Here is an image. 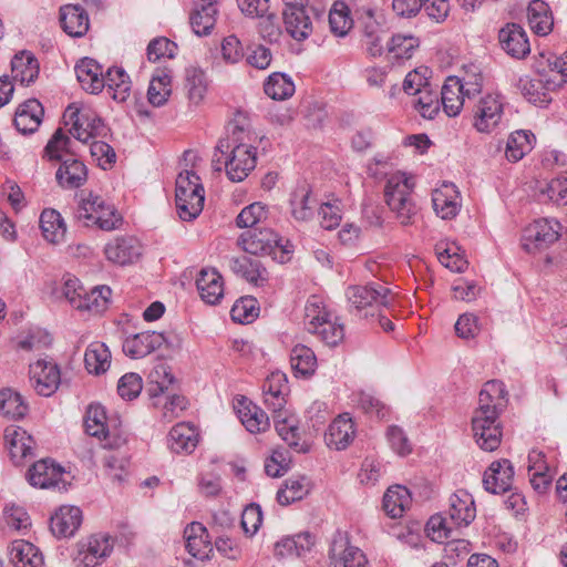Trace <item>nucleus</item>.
<instances>
[{
    "label": "nucleus",
    "instance_id": "1",
    "mask_svg": "<svg viewBox=\"0 0 567 567\" xmlns=\"http://www.w3.org/2000/svg\"><path fill=\"white\" fill-rule=\"evenodd\" d=\"M256 140L257 135L247 123L235 120L227 126L226 136L215 147L212 161L214 169H224L234 183L243 182L256 167Z\"/></svg>",
    "mask_w": 567,
    "mask_h": 567
},
{
    "label": "nucleus",
    "instance_id": "2",
    "mask_svg": "<svg viewBox=\"0 0 567 567\" xmlns=\"http://www.w3.org/2000/svg\"><path fill=\"white\" fill-rule=\"evenodd\" d=\"M507 391L502 381H487L478 394V406L472 416V430L477 445L495 451L502 441L499 416L507 405Z\"/></svg>",
    "mask_w": 567,
    "mask_h": 567
},
{
    "label": "nucleus",
    "instance_id": "3",
    "mask_svg": "<svg viewBox=\"0 0 567 567\" xmlns=\"http://www.w3.org/2000/svg\"><path fill=\"white\" fill-rule=\"evenodd\" d=\"M114 326V334L122 341L123 352L132 359L144 358L163 347L172 351L179 348V340L176 337L163 332L145 331L131 334L133 326L126 315L115 320Z\"/></svg>",
    "mask_w": 567,
    "mask_h": 567
},
{
    "label": "nucleus",
    "instance_id": "4",
    "mask_svg": "<svg viewBox=\"0 0 567 567\" xmlns=\"http://www.w3.org/2000/svg\"><path fill=\"white\" fill-rule=\"evenodd\" d=\"M413 188L414 183L405 173L396 172L386 178L385 203L402 226L412 225L417 214V206L412 196Z\"/></svg>",
    "mask_w": 567,
    "mask_h": 567
},
{
    "label": "nucleus",
    "instance_id": "5",
    "mask_svg": "<svg viewBox=\"0 0 567 567\" xmlns=\"http://www.w3.org/2000/svg\"><path fill=\"white\" fill-rule=\"evenodd\" d=\"M349 311L363 318H374L380 308H388L393 301L391 289L379 282L351 286L347 289Z\"/></svg>",
    "mask_w": 567,
    "mask_h": 567
},
{
    "label": "nucleus",
    "instance_id": "6",
    "mask_svg": "<svg viewBox=\"0 0 567 567\" xmlns=\"http://www.w3.org/2000/svg\"><path fill=\"white\" fill-rule=\"evenodd\" d=\"M103 288V286H97L86 292L76 277L66 275L63 277L61 293L72 308L102 315L106 310V297L102 293Z\"/></svg>",
    "mask_w": 567,
    "mask_h": 567
},
{
    "label": "nucleus",
    "instance_id": "7",
    "mask_svg": "<svg viewBox=\"0 0 567 567\" xmlns=\"http://www.w3.org/2000/svg\"><path fill=\"white\" fill-rule=\"evenodd\" d=\"M63 122L69 126L70 134L82 143L95 138L104 127L101 117L92 113H82L74 104H70L63 113Z\"/></svg>",
    "mask_w": 567,
    "mask_h": 567
},
{
    "label": "nucleus",
    "instance_id": "8",
    "mask_svg": "<svg viewBox=\"0 0 567 567\" xmlns=\"http://www.w3.org/2000/svg\"><path fill=\"white\" fill-rule=\"evenodd\" d=\"M64 468L51 458L35 462L27 472V480L37 488H56L65 491L68 481Z\"/></svg>",
    "mask_w": 567,
    "mask_h": 567
},
{
    "label": "nucleus",
    "instance_id": "9",
    "mask_svg": "<svg viewBox=\"0 0 567 567\" xmlns=\"http://www.w3.org/2000/svg\"><path fill=\"white\" fill-rule=\"evenodd\" d=\"M503 113L498 95L482 96L473 107V126L480 133H491L499 125Z\"/></svg>",
    "mask_w": 567,
    "mask_h": 567
},
{
    "label": "nucleus",
    "instance_id": "10",
    "mask_svg": "<svg viewBox=\"0 0 567 567\" xmlns=\"http://www.w3.org/2000/svg\"><path fill=\"white\" fill-rule=\"evenodd\" d=\"M447 515L449 518L445 517L439 520V528H449V520L451 525L456 527L468 526L476 516L472 495L464 489H460L451 495Z\"/></svg>",
    "mask_w": 567,
    "mask_h": 567
},
{
    "label": "nucleus",
    "instance_id": "11",
    "mask_svg": "<svg viewBox=\"0 0 567 567\" xmlns=\"http://www.w3.org/2000/svg\"><path fill=\"white\" fill-rule=\"evenodd\" d=\"M30 381L39 395L51 396L59 388L61 373L56 363L38 360L30 365Z\"/></svg>",
    "mask_w": 567,
    "mask_h": 567
},
{
    "label": "nucleus",
    "instance_id": "12",
    "mask_svg": "<svg viewBox=\"0 0 567 567\" xmlns=\"http://www.w3.org/2000/svg\"><path fill=\"white\" fill-rule=\"evenodd\" d=\"M106 200L100 194L89 192L79 202L75 217L85 227H95L101 230L106 225Z\"/></svg>",
    "mask_w": 567,
    "mask_h": 567
},
{
    "label": "nucleus",
    "instance_id": "13",
    "mask_svg": "<svg viewBox=\"0 0 567 567\" xmlns=\"http://www.w3.org/2000/svg\"><path fill=\"white\" fill-rule=\"evenodd\" d=\"M330 567H367L368 559L363 551L349 544L346 536H334L329 550Z\"/></svg>",
    "mask_w": 567,
    "mask_h": 567
},
{
    "label": "nucleus",
    "instance_id": "14",
    "mask_svg": "<svg viewBox=\"0 0 567 567\" xmlns=\"http://www.w3.org/2000/svg\"><path fill=\"white\" fill-rule=\"evenodd\" d=\"M278 235L269 228L248 229L238 238V245L246 252L255 256L272 254L278 247Z\"/></svg>",
    "mask_w": 567,
    "mask_h": 567
},
{
    "label": "nucleus",
    "instance_id": "15",
    "mask_svg": "<svg viewBox=\"0 0 567 567\" xmlns=\"http://www.w3.org/2000/svg\"><path fill=\"white\" fill-rule=\"evenodd\" d=\"M514 480V467L509 460L503 458L493 462L485 471L483 484L487 492L493 494L511 491Z\"/></svg>",
    "mask_w": 567,
    "mask_h": 567
},
{
    "label": "nucleus",
    "instance_id": "16",
    "mask_svg": "<svg viewBox=\"0 0 567 567\" xmlns=\"http://www.w3.org/2000/svg\"><path fill=\"white\" fill-rule=\"evenodd\" d=\"M502 49L515 59H523L530 52L525 30L517 23H507L498 32Z\"/></svg>",
    "mask_w": 567,
    "mask_h": 567
},
{
    "label": "nucleus",
    "instance_id": "17",
    "mask_svg": "<svg viewBox=\"0 0 567 567\" xmlns=\"http://www.w3.org/2000/svg\"><path fill=\"white\" fill-rule=\"evenodd\" d=\"M44 116V107L37 99H29L19 104L16 110L13 124L16 128L24 134H32L38 131Z\"/></svg>",
    "mask_w": 567,
    "mask_h": 567
},
{
    "label": "nucleus",
    "instance_id": "18",
    "mask_svg": "<svg viewBox=\"0 0 567 567\" xmlns=\"http://www.w3.org/2000/svg\"><path fill=\"white\" fill-rule=\"evenodd\" d=\"M59 20L63 31L72 38H82L90 28L89 14L80 4H65L59 10Z\"/></svg>",
    "mask_w": 567,
    "mask_h": 567
},
{
    "label": "nucleus",
    "instance_id": "19",
    "mask_svg": "<svg viewBox=\"0 0 567 567\" xmlns=\"http://www.w3.org/2000/svg\"><path fill=\"white\" fill-rule=\"evenodd\" d=\"M75 74L82 89L90 94H99L105 87L103 66L94 59L83 58L75 65Z\"/></svg>",
    "mask_w": 567,
    "mask_h": 567
},
{
    "label": "nucleus",
    "instance_id": "20",
    "mask_svg": "<svg viewBox=\"0 0 567 567\" xmlns=\"http://www.w3.org/2000/svg\"><path fill=\"white\" fill-rule=\"evenodd\" d=\"M199 442V432L189 422L174 425L167 435V446L176 454H190Z\"/></svg>",
    "mask_w": 567,
    "mask_h": 567
},
{
    "label": "nucleus",
    "instance_id": "21",
    "mask_svg": "<svg viewBox=\"0 0 567 567\" xmlns=\"http://www.w3.org/2000/svg\"><path fill=\"white\" fill-rule=\"evenodd\" d=\"M82 523V511L76 506H61L50 519V529L59 538L71 537Z\"/></svg>",
    "mask_w": 567,
    "mask_h": 567
},
{
    "label": "nucleus",
    "instance_id": "22",
    "mask_svg": "<svg viewBox=\"0 0 567 567\" xmlns=\"http://www.w3.org/2000/svg\"><path fill=\"white\" fill-rule=\"evenodd\" d=\"M354 436V423L348 413H343L332 421L324 437L329 447L340 451L347 449Z\"/></svg>",
    "mask_w": 567,
    "mask_h": 567
},
{
    "label": "nucleus",
    "instance_id": "23",
    "mask_svg": "<svg viewBox=\"0 0 567 567\" xmlns=\"http://www.w3.org/2000/svg\"><path fill=\"white\" fill-rule=\"evenodd\" d=\"M106 556V534H94L78 544L75 560L84 567L101 565Z\"/></svg>",
    "mask_w": 567,
    "mask_h": 567
},
{
    "label": "nucleus",
    "instance_id": "24",
    "mask_svg": "<svg viewBox=\"0 0 567 567\" xmlns=\"http://www.w3.org/2000/svg\"><path fill=\"white\" fill-rule=\"evenodd\" d=\"M264 402L272 412L282 411L286 405V393L288 391V382L286 374L282 372H272L264 382Z\"/></svg>",
    "mask_w": 567,
    "mask_h": 567
},
{
    "label": "nucleus",
    "instance_id": "25",
    "mask_svg": "<svg viewBox=\"0 0 567 567\" xmlns=\"http://www.w3.org/2000/svg\"><path fill=\"white\" fill-rule=\"evenodd\" d=\"M196 287L202 300L208 305H217L224 297V280L216 269H202L196 279Z\"/></svg>",
    "mask_w": 567,
    "mask_h": 567
},
{
    "label": "nucleus",
    "instance_id": "26",
    "mask_svg": "<svg viewBox=\"0 0 567 567\" xmlns=\"http://www.w3.org/2000/svg\"><path fill=\"white\" fill-rule=\"evenodd\" d=\"M287 33L297 41L307 39L312 32V22L305 6L285 8L282 12Z\"/></svg>",
    "mask_w": 567,
    "mask_h": 567
},
{
    "label": "nucleus",
    "instance_id": "27",
    "mask_svg": "<svg viewBox=\"0 0 567 567\" xmlns=\"http://www.w3.org/2000/svg\"><path fill=\"white\" fill-rule=\"evenodd\" d=\"M60 161L61 165L55 174L58 184L68 189L81 187L87 179V169L84 163L73 156Z\"/></svg>",
    "mask_w": 567,
    "mask_h": 567
},
{
    "label": "nucleus",
    "instance_id": "28",
    "mask_svg": "<svg viewBox=\"0 0 567 567\" xmlns=\"http://www.w3.org/2000/svg\"><path fill=\"white\" fill-rule=\"evenodd\" d=\"M560 228L556 219L535 220L526 228L524 238L526 241L534 243L537 248H546L559 238Z\"/></svg>",
    "mask_w": 567,
    "mask_h": 567
},
{
    "label": "nucleus",
    "instance_id": "29",
    "mask_svg": "<svg viewBox=\"0 0 567 567\" xmlns=\"http://www.w3.org/2000/svg\"><path fill=\"white\" fill-rule=\"evenodd\" d=\"M142 255V246L134 236H122L109 245V261L125 266L135 262Z\"/></svg>",
    "mask_w": 567,
    "mask_h": 567
},
{
    "label": "nucleus",
    "instance_id": "30",
    "mask_svg": "<svg viewBox=\"0 0 567 567\" xmlns=\"http://www.w3.org/2000/svg\"><path fill=\"white\" fill-rule=\"evenodd\" d=\"M432 203L435 213L442 219L455 217L460 209L458 192L454 184L443 183L432 194Z\"/></svg>",
    "mask_w": 567,
    "mask_h": 567
},
{
    "label": "nucleus",
    "instance_id": "31",
    "mask_svg": "<svg viewBox=\"0 0 567 567\" xmlns=\"http://www.w3.org/2000/svg\"><path fill=\"white\" fill-rule=\"evenodd\" d=\"M187 551L195 558L204 560L213 551L206 527L197 522L189 524L184 530Z\"/></svg>",
    "mask_w": 567,
    "mask_h": 567
},
{
    "label": "nucleus",
    "instance_id": "32",
    "mask_svg": "<svg viewBox=\"0 0 567 567\" xmlns=\"http://www.w3.org/2000/svg\"><path fill=\"white\" fill-rule=\"evenodd\" d=\"M4 437L8 442L9 453L13 462L18 463L23 458L33 455L35 441L22 427H7L4 431Z\"/></svg>",
    "mask_w": 567,
    "mask_h": 567
},
{
    "label": "nucleus",
    "instance_id": "33",
    "mask_svg": "<svg viewBox=\"0 0 567 567\" xmlns=\"http://www.w3.org/2000/svg\"><path fill=\"white\" fill-rule=\"evenodd\" d=\"M9 560L13 567H42L44 563L39 548L23 539L11 543Z\"/></svg>",
    "mask_w": 567,
    "mask_h": 567
},
{
    "label": "nucleus",
    "instance_id": "34",
    "mask_svg": "<svg viewBox=\"0 0 567 567\" xmlns=\"http://www.w3.org/2000/svg\"><path fill=\"white\" fill-rule=\"evenodd\" d=\"M291 215L296 220L308 221L315 215L318 205L312 192L306 183L298 185L290 195Z\"/></svg>",
    "mask_w": 567,
    "mask_h": 567
},
{
    "label": "nucleus",
    "instance_id": "35",
    "mask_svg": "<svg viewBox=\"0 0 567 567\" xmlns=\"http://www.w3.org/2000/svg\"><path fill=\"white\" fill-rule=\"evenodd\" d=\"M229 267L234 274L256 286H261L268 280L267 269L257 259L235 257L230 259Z\"/></svg>",
    "mask_w": 567,
    "mask_h": 567
},
{
    "label": "nucleus",
    "instance_id": "36",
    "mask_svg": "<svg viewBox=\"0 0 567 567\" xmlns=\"http://www.w3.org/2000/svg\"><path fill=\"white\" fill-rule=\"evenodd\" d=\"M465 97L466 94L463 91L461 80L456 76L447 78L442 87L440 100L444 112L449 116H456L464 105Z\"/></svg>",
    "mask_w": 567,
    "mask_h": 567
},
{
    "label": "nucleus",
    "instance_id": "37",
    "mask_svg": "<svg viewBox=\"0 0 567 567\" xmlns=\"http://www.w3.org/2000/svg\"><path fill=\"white\" fill-rule=\"evenodd\" d=\"M11 71L16 82L29 85L38 79L40 66L37 58L32 53L22 51L12 59Z\"/></svg>",
    "mask_w": 567,
    "mask_h": 567
},
{
    "label": "nucleus",
    "instance_id": "38",
    "mask_svg": "<svg viewBox=\"0 0 567 567\" xmlns=\"http://www.w3.org/2000/svg\"><path fill=\"white\" fill-rule=\"evenodd\" d=\"M275 429L278 435L295 451L306 453L308 445L300 442V430L293 416H282V411L274 413Z\"/></svg>",
    "mask_w": 567,
    "mask_h": 567
},
{
    "label": "nucleus",
    "instance_id": "39",
    "mask_svg": "<svg viewBox=\"0 0 567 567\" xmlns=\"http://www.w3.org/2000/svg\"><path fill=\"white\" fill-rule=\"evenodd\" d=\"M84 433L103 442L106 440V410L101 403L87 405L83 416Z\"/></svg>",
    "mask_w": 567,
    "mask_h": 567
},
{
    "label": "nucleus",
    "instance_id": "40",
    "mask_svg": "<svg viewBox=\"0 0 567 567\" xmlns=\"http://www.w3.org/2000/svg\"><path fill=\"white\" fill-rule=\"evenodd\" d=\"M530 29L538 35H547L554 25L549 6L543 0H533L527 9Z\"/></svg>",
    "mask_w": 567,
    "mask_h": 567
},
{
    "label": "nucleus",
    "instance_id": "41",
    "mask_svg": "<svg viewBox=\"0 0 567 567\" xmlns=\"http://www.w3.org/2000/svg\"><path fill=\"white\" fill-rule=\"evenodd\" d=\"M313 544V537L309 533H300L293 536H287L276 543L275 554L279 557H301L311 549Z\"/></svg>",
    "mask_w": 567,
    "mask_h": 567
},
{
    "label": "nucleus",
    "instance_id": "42",
    "mask_svg": "<svg viewBox=\"0 0 567 567\" xmlns=\"http://www.w3.org/2000/svg\"><path fill=\"white\" fill-rule=\"evenodd\" d=\"M204 193V189H195L183 195L181 192H175L176 208L181 219L193 220L202 213L205 200Z\"/></svg>",
    "mask_w": 567,
    "mask_h": 567
},
{
    "label": "nucleus",
    "instance_id": "43",
    "mask_svg": "<svg viewBox=\"0 0 567 567\" xmlns=\"http://www.w3.org/2000/svg\"><path fill=\"white\" fill-rule=\"evenodd\" d=\"M411 503L410 491L401 485L388 488L383 496V509L392 518L401 517Z\"/></svg>",
    "mask_w": 567,
    "mask_h": 567
},
{
    "label": "nucleus",
    "instance_id": "44",
    "mask_svg": "<svg viewBox=\"0 0 567 567\" xmlns=\"http://www.w3.org/2000/svg\"><path fill=\"white\" fill-rule=\"evenodd\" d=\"M40 228L42 235L51 244H59L66 233L65 223L61 214L55 209H44L40 215Z\"/></svg>",
    "mask_w": 567,
    "mask_h": 567
},
{
    "label": "nucleus",
    "instance_id": "45",
    "mask_svg": "<svg viewBox=\"0 0 567 567\" xmlns=\"http://www.w3.org/2000/svg\"><path fill=\"white\" fill-rule=\"evenodd\" d=\"M172 93V75L166 69L157 70L153 75L148 90L147 99L153 106L164 105Z\"/></svg>",
    "mask_w": 567,
    "mask_h": 567
},
{
    "label": "nucleus",
    "instance_id": "46",
    "mask_svg": "<svg viewBox=\"0 0 567 567\" xmlns=\"http://www.w3.org/2000/svg\"><path fill=\"white\" fill-rule=\"evenodd\" d=\"M385 37L386 32L372 16H369L363 23L362 30V42L369 55L375 58L383 54V40Z\"/></svg>",
    "mask_w": 567,
    "mask_h": 567
},
{
    "label": "nucleus",
    "instance_id": "47",
    "mask_svg": "<svg viewBox=\"0 0 567 567\" xmlns=\"http://www.w3.org/2000/svg\"><path fill=\"white\" fill-rule=\"evenodd\" d=\"M217 9L213 2L197 4L190 14V25L197 35H207L216 23Z\"/></svg>",
    "mask_w": 567,
    "mask_h": 567
},
{
    "label": "nucleus",
    "instance_id": "48",
    "mask_svg": "<svg viewBox=\"0 0 567 567\" xmlns=\"http://www.w3.org/2000/svg\"><path fill=\"white\" fill-rule=\"evenodd\" d=\"M0 412L9 420H21L29 412L22 395L12 389L0 390Z\"/></svg>",
    "mask_w": 567,
    "mask_h": 567
},
{
    "label": "nucleus",
    "instance_id": "49",
    "mask_svg": "<svg viewBox=\"0 0 567 567\" xmlns=\"http://www.w3.org/2000/svg\"><path fill=\"white\" fill-rule=\"evenodd\" d=\"M240 421L243 425L249 431L250 433H260L265 432L270 423L269 417L257 405L249 403H241V408L238 410Z\"/></svg>",
    "mask_w": 567,
    "mask_h": 567
},
{
    "label": "nucleus",
    "instance_id": "50",
    "mask_svg": "<svg viewBox=\"0 0 567 567\" xmlns=\"http://www.w3.org/2000/svg\"><path fill=\"white\" fill-rule=\"evenodd\" d=\"M290 363L296 375L310 377L316 371L317 358L310 348L297 344L290 352Z\"/></svg>",
    "mask_w": 567,
    "mask_h": 567
},
{
    "label": "nucleus",
    "instance_id": "51",
    "mask_svg": "<svg viewBox=\"0 0 567 567\" xmlns=\"http://www.w3.org/2000/svg\"><path fill=\"white\" fill-rule=\"evenodd\" d=\"M131 94V80L123 68H109V96L124 103Z\"/></svg>",
    "mask_w": 567,
    "mask_h": 567
},
{
    "label": "nucleus",
    "instance_id": "52",
    "mask_svg": "<svg viewBox=\"0 0 567 567\" xmlns=\"http://www.w3.org/2000/svg\"><path fill=\"white\" fill-rule=\"evenodd\" d=\"M309 333L316 334L328 347H337L344 339V328L339 319L328 317L319 326H310Z\"/></svg>",
    "mask_w": 567,
    "mask_h": 567
},
{
    "label": "nucleus",
    "instance_id": "53",
    "mask_svg": "<svg viewBox=\"0 0 567 567\" xmlns=\"http://www.w3.org/2000/svg\"><path fill=\"white\" fill-rule=\"evenodd\" d=\"M534 138V134L526 131L520 130L512 133L506 143V158L513 163L522 159L532 150Z\"/></svg>",
    "mask_w": 567,
    "mask_h": 567
},
{
    "label": "nucleus",
    "instance_id": "54",
    "mask_svg": "<svg viewBox=\"0 0 567 567\" xmlns=\"http://www.w3.org/2000/svg\"><path fill=\"white\" fill-rule=\"evenodd\" d=\"M265 93L272 100H286L295 93V84L284 73H272L264 84Z\"/></svg>",
    "mask_w": 567,
    "mask_h": 567
},
{
    "label": "nucleus",
    "instance_id": "55",
    "mask_svg": "<svg viewBox=\"0 0 567 567\" xmlns=\"http://www.w3.org/2000/svg\"><path fill=\"white\" fill-rule=\"evenodd\" d=\"M188 99L194 104H199L207 92V80L203 70L190 66L186 69V84Z\"/></svg>",
    "mask_w": 567,
    "mask_h": 567
},
{
    "label": "nucleus",
    "instance_id": "56",
    "mask_svg": "<svg viewBox=\"0 0 567 567\" xmlns=\"http://www.w3.org/2000/svg\"><path fill=\"white\" fill-rule=\"evenodd\" d=\"M106 343L94 341L90 343L84 354V365L90 374L100 375L106 371Z\"/></svg>",
    "mask_w": 567,
    "mask_h": 567
},
{
    "label": "nucleus",
    "instance_id": "57",
    "mask_svg": "<svg viewBox=\"0 0 567 567\" xmlns=\"http://www.w3.org/2000/svg\"><path fill=\"white\" fill-rule=\"evenodd\" d=\"M415 111L426 120H432L439 114L441 103L437 94L431 90V86L425 87L420 94L414 96L411 101Z\"/></svg>",
    "mask_w": 567,
    "mask_h": 567
},
{
    "label": "nucleus",
    "instance_id": "58",
    "mask_svg": "<svg viewBox=\"0 0 567 567\" xmlns=\"http://www.w3.org/2000/svg\"><path fill=\"white\" fill-rule=\"evenodd\" d=\"M517 87L524 97L535 105L545 106L550 102V97L545 91L543 81L539 79L532 80L528 78H520L517 83Z\"/></svg>",
    "mask_w": 567,
    "mask_h": 567
},
{
    "label": "nucleus",
    "instance_id": "59",
    "mask_svg": "<svg viewBox=\"0 0 567 567\" xmlns=\"http://www.w3.org/2000/svg\"><path fill=\"white\" fill-rule=\"evenodd\" d=\"M70 137L62 128H58L44 147V157H48L50 161H60L73 156L70 152Z\"/></svg>",
    "mask_w": 567,
    "mask_h": 567
},
{
    "label": "nucleus",
    "instance_id": "60",
    "mask_svg": "<svg viewBox=\"0 0 567 567\" xmlns=\"http://www.w3.org/2000/svg\"><path fill=\"white\" fill-rule=\"evenodd\" d=\"M151 386L148 393L152 398H156L164 393L174 382L171 368L164 363H159L148 374Z\"/></svg>",
    "mask_w": 567,
    "mask_h": 567
},
{
    "label": "nucleus",
    "instance_id": "61",
    "mask_svg": "<svg viewBox=\"0 0 567 567\" xmlns=\"http://www.w3.org/2000/svg\"><path fill=\"white\" fill-rule=\"evenodd\" d=\"M419 47V40L413 35L395 34L386 42L388 53L395 60L410 59Z\"/></svg>",
    "mask_w": 567,
    "mask_h": 567
},
{
    "label": "nucleus",
    "instance_id": "62",
    "mask_svg": "<svg viewBox=\"0 0 567 567\" xmlns=\"http://www.w3.org/2000/svg\"><path fill=\"white\" fill-rule=\"evenodd\" d=\"M308 494L306 478H290L285 482V487L277 492V501L280 505H289L301 499Z\"/></svg>",
    "mask_w": 567,
    "mask_h": 567
},
{
    "label": "nucleus",
    "instance_id": "63",
    "mask_svg": "<svg viewBox=\"0 0 567 567\" xmlns=\"http://www.w3.org/2000/svg\"><path fill=\"white\" fill-rule=\"evenodd\" d=\"M258 302L252 297H243L235 302L230 310V316L234 321L240 323H249L258 316Z\"/></svg>",
    "mask_w": 567,
    "mask_h": 567
},
{
    "label": "nucleus",
    "instance_id": "64",
    "mask_svg": "<svg viewBox=\"0 0 567 567\" xmlns=\"http://www.w3.org/2000/svg\"><path fill=\"white\" fill-rule=\"evenodd\" d=\"M143 389V380L135 372L125 373L117 383V393L125 401L136 399Z\"/></svg>",
    "mask_w": 567,
    "mask_h": 567
}]
</instances>
